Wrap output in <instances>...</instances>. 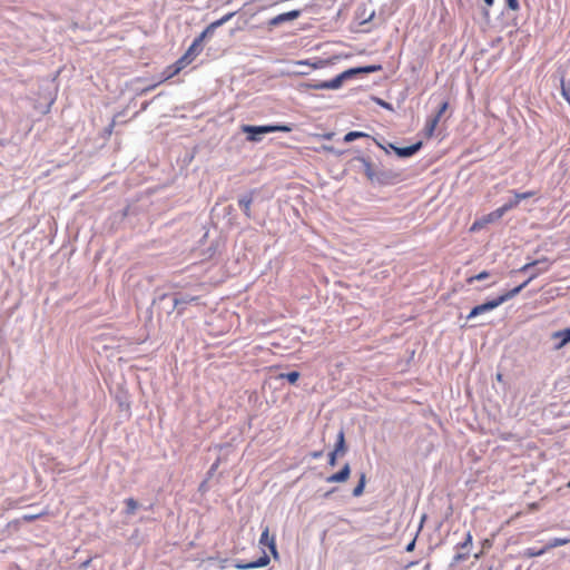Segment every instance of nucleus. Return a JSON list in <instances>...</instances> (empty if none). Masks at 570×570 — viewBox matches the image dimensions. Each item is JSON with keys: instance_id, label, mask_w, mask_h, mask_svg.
<instances>
[{"instance_id": "f257e3e1", "label": "nucleus", "mask_w": 570, "mask_h": 570, "mask_svg": "<svg viewBox=\"0 0 570 570\" xmlns=\"http://www.w3.org/2000/svg\"><path fill=\"white\" fill-rule=\"evenodd\" d=\"M551 262L547 258V257H542L540 259H537V261H533V262H530V263H527L525 265H523L519 271L520 272H527L529 269H531L532 267L537 266V265H541V267L533 272L530 277L523 282L522 284H520L519 286L510 289V291H507L505 293L499 295L497 298L494 299H491V301H488L483 304H480V305H476L474 306L471 312L469 313L468 315V320H471L478 315H481L483 313H487V312H490L497 307H499L501 304H503L504 302L513 298L514 296H517L532 279H534L538 275H540L541 273H544L550 269L551 267Z\"/></svg>"}, {"instance_id": "f03ea898", "label": "nucleus", "mask_w": 570, "mask_h": 570, "mask_svg": "<svg viewBox=\"0 0 570 570\" xmlns=\"http://www.w3.org/2000/svg\"><path fill=\"white\" fill-rule=\"evenodd\" d=\"M381 69V66H367V67H358V68H352L343 71L342 73L337 75L332 80L327 81H318V82H306L302 83V88L304 89H313V90H322V89H338L342 87L343 82L347 79H351L357 73H370L375 72Z\"/></svg>"}, {"instance_id": "7ed1b4c3", "label": "nucleus", "mask_w": 570, "mask_h": 570, "mask_svg": "<svg viewBox=\"0 0 570 570\" xmlns=\"http://www.w3.org/2000/svg\"><path fill=\"white\" fill-rule=\"evenodd\" d=\"M242 130L247 134V140L249 141H259L262 134H269V132H289L292 128L287 125H266V126H252V125H244L242 127Z\"/></svg>"}, {"instance_id": "20e7f679", "label": "nucleus", "mask_w": 570, "mask_h": 570, "mask_svg": "<svg viewBox=\"0 0 570 570\" xmlns=\"http://www.w3.org/2000/svg\"><path fill=\"white\" fill-rule=\"evenodd\" d=\"M235 16V12H229L223 16L220 19L213 21L209 23L206 29L194 40L196 45H199L203 42V40L212 35L218 27L223 26L227 21H229Z\"/></svg>"}, {"instance_id": "39448f33", "label": "nucleus", "mask_w": 570, "mask_h": 570, "mask_svg": "<svg viewBox=\"0 0 570 570\" xmlns=\"http://www.w3.org/2000/svg\"><path fill=\"white\" fill-rule=\"evenodd\" d=\"M259 544L267 547L275 559L278 557L276 539L275 535L269 534L268 527H265V529L262 531Z\"/></svg>"}, {"instance_id": "423d86ee", "label": "nucleus", "mask_w": 570, "mask_h": 570, "mask_svg": "<svg viewBox=\"0 0 570 570\" xmlns=\"http://www.w3.org/2000/svg\"><path fill=\"white\" fill-rule=\"evenodd\" d=\"M269 561H271L269 557L266 553H264L256 561H252V562L237 561L234 564V567L239 570H249V569L266 567L269 563Z\"/></svg>"}, {"instance_id": "0eeeda50", "label": "nucleus", "mask_w": 570, "mask_h": 570, "mask_svg": "<svg viewBox=\"0 0 570 570\" xmlns=\"http://www.w3.org/2000/svg\"><path fill=\"white\" fill-rule=\"evenodd\" d=\"M200 51V46L196 45L194 41L190 47L187 49V51L177 60V62L183 67L186 68L188 65H190L194 59L197 57V55Z\"/></svg>"}, {"instance_id": "6e6552de", "label": "nucleus", "mask_w": 570, "mask_h": 570, "mask_svg": "<svg viewBox=\"0 0 570 570\" xmlns=\"http://www.w3.org/2000/svg\"><path fill=\"white\" fill-rule=\"evenodd\" d=\"M351 475V468L348 463H345L344 466L336 473L326 478L327 483H342L348 480Z\"/></svg>"}, {"instance_id": "1a4fd4ad", "label": "nucleus", "mask_w": 570, "mask_h": 570, "mask_svg": "<svg viewBox=\"0 0 570 570\" xmlns=\"http://www.w3.org/2000/svg\"><path fill=\"white\" fill-rule=\"evenodd\" d=\"M422 147V142L421 141H417L416 144H413L411 146H407V147H394L392 146L393 150L395 151V154L399 156V157H411L413 156L415 153H417Z\"/></svg>"}, {"instance_id": "9d476101", "label": "nucleus", "mask_w": 570, "mask_h": 570, "mask_svg": "<svg viewBox=\"0 0 570 570\" xmlns=\"http://www.w3.org/2000/svg\"><path fill=\"white\" fill-rule=\"evenodd\" d=\"M357 160L362 163V165L364 167V175L367 177L368 180H371V181L380 180L377 173L374 169V166L372 165V163L368 159H366L364 157H358Z\"/></svg>"}, {"instance_id": "9b49d317", "label": "nucleus", "mask_w": 570, "mask_h": 570, "mask_svg": "<svg viewBox=\"0 0 570 570\" xmlns=\"http://www.w3.org/2000/svg\"><path fill=\"white\" fill-rule=\"evenodd\" d=\"M298 16H299V11L298 10H293V11L284 12V13H281V14L274 17L269 21V23L272 26H277V24H279L282 22L294 20V19L298 18Z\"/></svg>"}, {"instance_id": "f8f14e48", "label": "nucleus", "mask_w": 570, "mask_h": 570, "mask_svg": "<svg viewBox=\"0 0 570 570\" xmlns=\"http://www.w3.org/2000/svg\"><path fill=\"white\" fill-rule=\"evenodd\" d=\"M552 337L560 340V342L557 344V348L563 347L570 342V327L554 332Z\"/></svg>"}, {"instance_id": "ddd939ff", "label": "nucleus", "mask_w": 570, "mask_h": 570, "mask_svg": "<svg viewBox=\"0 0 570 570\" xmlns=\"http://www.w3.org/2000/svg\"><path fill=\"white\" fill-rule=\"evenodd\" d=\"M347 448L345 444V434L344 431L341 430L337 434V440L334 446V450L332 452L336 453L337 455H344Z\"/></svg>"}, {"instance_id": "4468645a", "label": "nucleus", "mask_w": 570, "mask_h": 570, "mask_svg": "<svg viewBox=\"0 0 570 570\" xmlns=\"http://www.w3.org/2000/svg\"><path fill=\"white\" fill-rule=\"evenodd\" d=\"M439 121H440L439 116H433L426 120L425 126H424V135L428 138H430L434 135V131L438 127Z\"/></svg>"}, {"instance_id": "2eb2a0df", "label": "nucleus", "mask_w": 570, "mask_h": 570, "mask_svg": "<svg viewBox=\"0 0 570 570\" xmlns=\"http://www.w3.org/2000/svg\"><path fill=\"white\" fill-rule=\"evenodd\" d=\"M184 68L176 61L168 66L163 72V81L168 80L178 75Z\"/></svg>"}, {"instance_id": "dca6fc26", "label": "nucleus", "mask_w": 570, "mask_h": 570, "mask_svg": "<svg viewBox=\"0 0 570 570\" xmlns=\"http://www.w3.org/2000/svg\"><path fill=\"white\" fill-rule=\"evenodd\" d=\"M503 212L501 210V208H497L495 210L489 213L488 215L483 216V222L487 224H490V223H493V222H497L499 220L502 216H503Z\"/></svg>"}, {"instance_id": "f3484780", "label": "nucleus", "mask_w": 570, "mask_h": 570, "mask_svg": "<svg viewBox=\"0 0 570 570\" xmlns=\"http://www.w3.org/2000/svg\"><path fill=\"white\" fill-rule=\"evenodd\" d=\"M327 63L328 62L326 60H322V59H318L315 62H311L309 60H298V61H295V65L309 66L313 69L324 68Z\"/></svg>"}, {"instance_id": "a211bd4d", "label": "nucleus", "mask_w": 570, "mask_h": 570, "mask_svg": "<svg viewBox=\"0 0 570 570\" xmlns=\"http://www.w3.org/2000/svg\"><path fill=\"white\" fill-rule=\"evenodd\" d=\"M569 542H570L569 538H554L546 544V548L549 551L550 549L568 544Z\"/></svg>"}, {"instance_id": "6ab92c4d", "label": "nucleus", "mask_w": 570, "mask_h": 570, "mask_svg": "<svg viewBox=\"0 0 570 570\" xmlns=\"http://www.w3.org/2000/svg\"><path fill=\"white\" fill-rule=\"evenodd\" d=\"M365 483H366V476H365L364 473H362L361 476H360V481H358L357 485L353 490V495L354 497H360V495L363 494L364 488H365Z\"/></svg>"}, {"instance_id": "aec40b11", "label": "nucleus", "mask_w": 570, "mask_h": 570, "mask_svg": "<svg viewBox=\"0 0 570 570\" xmlns=\"http://www.w3.org/2000/svg\"><path fill=\"white\" fill-rule=\"evenodd\" d=\"M547 548L546 546L541 549H535V548H528L525 551H524V557L527 558H534V557H540L542 554H544L547 552Z\"/></svg>"}, {"instance_id": "412c9836", "label": "nucleus", "mask_w": 570, "mask_h": 570, "mask_svg": "<svg viewBox=\"0 0 570 570\" xmlns=\"http://www.w3.org/2000/svg\"><path fill=\"white\" fill-rule=\"evenodd\" d=\"M365 137H368V135L363 131H350L344 136V141L351 142L355 139L365 138Z\"/></svg>"}, {"instance_id": "4be33fe9", "label": "nucleus", "mask_w": 570, "mask_h": 570, "mask_svg": "<svg viewBox=\"0 0 570 570\" xmlns=\"http://www.w3.org/2000/svg\"><path fill=\"white\" fill-rule=\"evenodd\" d=\"M125 504L127 514H134L138 508V502L132 498L126 499Z\"/></svg>"}, {"instance_id": "5701e85b", "label": "nucleus", "mask_w": 570, "mask_h": 570, "mask_svg": "<svg viewBox=\"0 0 570 570\" xmlns=\"http://www.w3.org/2000/svg\"><path fill=\"white\" fill-rule=\"evenodd\" d=\"M520 204V200L518 199V197L514 195V198L511 199L510 202L505 203L504 205H502L500 208L501 210L503 212V214H505L507 212H509L510 209L512 208H515L518 205Z\"/></svg>"}, {"instance_id": "b1692460", "label": "nucleus", "mask_w": 570, "mask_h": 570, "mask_svg": "<svg viewBox=\"0 0 570 570\" xmlns=\"http://www.w3.org/2000/svg\"><path fill=\"white\" fill-rule=\"evenodd\" d=\"M239 206L244 210L246 216H250V206H252V198H242L239 199Z\"/></svg>"}, {"instance_id": "393cba45", "label": "nucleus", "mask_w": 570, "mask_h": 570, "mask_svg": "<svg viewBox=\"0 0 570 570\" xmlns=\"http://www.w3.org/2000/svg\"><path fill=\"white\" fill-rule=\"evenodd\" d=\"M281 379H286L291 384H295L299 379V373L296 371L289 373H283L279 375Z\"/></svg>"}, {"instance_id": "a878e982", "label": "nucleus", "mask_w": 570, "mask_h": 570, "mask_svg": "<svg viewBox=\"0 0 570 570\" xmlns=\"http://www.w3.org/2000/svg\"><path fill=\"white\" fill-rule=\"evenodd\" d=\"M490 276L489 272L482 271L479 274L471 276L466 279L468 284H472L475 281H483Z\"/></svg>"}, {"instance_id": "bb28decb", "label": "nucleus", "mask_w": 570, "mask_h": 570, "mask_svg": "<svg viewBox=\"0 0 570 570\" xmlns=\"http://www.w3.org/2000/svg\"><path fill=\"white\" fill-rule=\"evenodd\" d=\"M46 514H47L46 511L37 513V514H24V515H22L21 520L24 522H32V521H36V520L42 518Z\"/></svg>"}, {"instance_id": "cd10ccee", "label": "nucleus", "mask_w": 570, "mask_h": 570, "mask_svg": "<svg viewBox=\"0 0 570 570\" xmlns=\"http://www.w3.org/2000/svg\"><path fill=\"white\" fill-rule=\"evenodd\" d=\"M472 539L473 538H472L471 532L470 531L466 532L464 541L462 543L458 544V548L465 549V548L470 547L472 544Z\"/></svg>"}, {"instance_id": "c85d7f7f", "label": "nucleus", "mask_w": 570, "mask_h": 570, "mask_svg": "<svg viewBox=\"0 0 570 570\" xmlns=\"http://www.w3.org/2000/svg\"><path fill=\"white\" fill-rule=\"evenodd\" d=\"M514 195L518 197V199L521 202L523 199L533 197L535 195V191L529 190L524 193H514Z\"/></svg>"}, {"instance_id": "c756f323", "label": "nucleus", "mask_w": 570, "mask_h": 570, "mask_svg": "<svg viewBox=\"0 0 570 570\" xmlns=\"http://www.w3.org/2000/svg\"><path fill=\"white\" fill-rule=\"evenodd\" d=\"M484 226H485V223L483 222V218L481 217L480 219L475 220L472 224L471 230L475 232V230H479V229L483 228Z\"/></svg>"}, {"instance_id": "7c9ffc66", "label": "nucleus", "mask_w": 570, "mask_h": 570, "mask_svg": "<svg viewBox=\"0 0 570 570\" xmlns=\"http://www.w3.org/2000/svg\"><path fill=\"white\" fill-rule=\"evenodd\" d=\"M505 2H507L508 8L513 11H517L520 8L518 0H505Z\"/></svg>"}, {"instance_id": "2f4dec72", "label": "nucleus", "mask_w": 570, "mask_h": 570, "mask_svg": "<svg viewBox=\"0 0 570 570\" xmlns=\"http://www.w3.org/2000/svg\"><path fill=\"white\" fill-rule=\"evenodd\" d=\"M449 107V102L448 101H444L441 106H440V109L439 111L436 112L435 116H439V119H441L442 115L445 112V110L448 109Z\"/></svg>"}, {"instance_id": "473e14b6", "label": "nucleus", "mask_w": 570, "mask_h": 570, "mask_svg": "<svg viewBox=\"0 0 570 570\" xmlns=\"http://www.w3.org/2000/svg\"><path fill=\"white\" fill-rule=\"evenodd\" d=\"M481 546H482L483 550H488L493 546V540L487 538V539L482 540Z\"/></svg>"}, {"instance_id": "72a5a7b5", "label": "nucleus", "mask_w": 570, "mask_h": 570, "mask_svg": "<svg viewBox=\"0 0 570 570\" xmlns=\"http://www.w3.org/2000/svg\"><path fill=\"white\" fill-rule=\"evenodd\" d=\"M314 151L316 153H320V151H326V153H334V148L332 146H322L321 148H313Z\"/></svg>"}, {"instance_id": "f704fd0d", "label": "nucleus", "mask_w": 570, "mask_h": 570, "mask_svg": "<svg viewBox=\"0 0 570 570\" xmlns=\"http://www.w3.org/2000/svg\"><path fill=\"white\" fill-rule=\"evenodd\" d=\"M337 456H338V455H337L336 453H334V452H331V453L328 454V464H330L331 466H334V465L336 464V459H337Z\"/></svg>"}, {"instance_id": "c9c22d12", "label": "nucleus", "mask_w": 570, "mask_h": 570, "mask_svg": "<svg viewBox=\"0 0 570 570\" xmlns=\"http://www.w3.org/2000/svg\"><path fill=\"white\" fill-rule=\"evenodd\" d=\"M469 558V553H458L454 556V562H460L466 560Z\"/></svg>"}, {"instance_id": "e433bc0d", "label": "nucleus", "mask_w": 570, "mask_h": 570, "mask_svg": "<svg viewBox=\"0 0 570 570\" xmlns=\"http://www.w3.org/2000/svg\"><path fill=\"white\" fill-rule=\"evenodd\" d=\"M322 455H323V452H322V451H315V452H312V453H311V456H312L313 459H320Z\"/></svg>"}, {"instance_id": "4c0bfd02", "label": "nucleus", "mask_w": 570, "mask_h": 570, "mask_svg": "<svg viewBox=\"0 0 570 570\" xmlns=\"http://www.w3.org/2000/svg\"><path fill=\"white\" fill-rule=\"evenodd\" d=\"M194 299H195V297L190 298L189 301H187V299H181V301H179L178 298H175L174 303H175V305L177 306V305H178V304H180V303H187V302H191V301H194Z\"/></svg>"}, {"instance_id": "58836bf2", "label": "nucleus", "mask_w": 570, "mask_h": 570, "mask_svg": "<svg viewBox=\"0 0 570 570\" xmlns=\"http://www.w3.org/2000/svg\"><path fill=\"white\" fill-rule=\"evenodd\" d=\"M333 136H334V134H333V132L324 134V135H322V136L317 135V137H322V138H325V139H332V138H333Z\"/></svg>"}, {"instance_id": "ea45409f", "label": "nucleus", "mask_w": 570, "mask_h": 570, "mask_svg": "<svg viewBox=\"0 0 570 570\" xmlns=\"http://www.w3.org/2000/svg\"><path fill=\"white\" fill-rule=\"evenodd\" d=\"M379 104H380L382 107H384V108L391 109V105H390V104H387V102H384V101H382V100H379Z\"/></svg>"}, {"instance_id": "a19ab883", "label": "nucleus", "mask_w": 570, "mask_h": 570, "mask_svg": "<svg viewBox=\"0 0 570 570\" xmlns=\"http://www.w3.org/2000/svg\"><path fill=\"white\" fill-rule=\"evenodd\" d=\"M414 544H415V542H414V541H412L411 543H409V546L406 547V550H407V551L413 550Z\"/></svg>"}, {"instance_id": "79ce46f5", "label": "nucleus", "mask_w": 570, "mask_h": 570, "mask_svg": "<svg viewBox=\"0 0 570 570\" xmlns=\"http://www.w3.org/2000/svg\"><path fill=\"white\" fill-rule=\"evenodd\" d=\"M484 551H485V550H483V549H482L480 552H478L476 554H474V558H475V559L481 558V556L484 553Z\"/></svg>"}, {"instance_id": "37998d69", "label": "nucleus", "mask_w": 570, "mask_h": 570, "mask_svg": "<svg viewBox=\"0 0 570 570\" xmlns=\"http://www.w3.org/2000/svg\"><path fill=\"white\" fill-rule=\"evenodd\" d=\"M520 514V512H517L514 517L507 521V523L509 524L513 519L518 518Z\"/></svg>"}, {"instance_id": "c03bdc74", "label": "nucleus", "mask_w": 570, "mask_h": 570, "mask_svg": "<svg viewBox=\"0 0 570 570\" xmlns=\"http://www.w3.org/2000/svg\"><path fill=\"white\" fill-rule=\"evenodd\" d=\"M488 7H491L494 2V0H484Z\"/></svg>"}, {"instance_id": "a18cd8bd", "label": "nucleus", "mask_w": 570, "mask_h": 570, "mask_svg": "<svg viewBox=\"0 0 570 570\" xmlns=\"http://www.w3.org/2000/svg\"><path fill=\"white\" fill-rule=\"evenodd\" d=\"M488 570H492V567H490Z\"/></svg>"}]
</instances>
